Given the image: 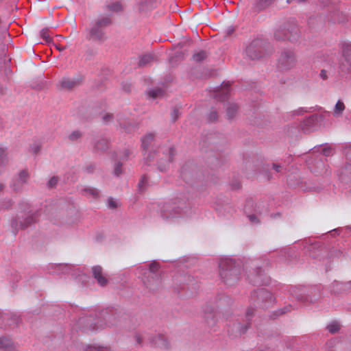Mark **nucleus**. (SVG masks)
Returning a JSON list of instances; mask_svg holds the SVG:
<instances>
[{
	"label": "nucleus",
	"mask_w": 351,
	"mask_h": 351,
	"mask_svg": "<svg viewBox=\"0 0 351 351\" xmlns=\"http://www.w3.org/2000/svg\"><path fill=\"white\" fill-rule=\"evenodd\" d=\"M247 218L253 224H258L259 223V219L257 216L254 214L247 215Z\"/></svg>",
	"instance_id": "de8ad7c7"
},
{
	"label": "nucleus",
	"mask_w": 351,
	"mask_h": 351,
	"mask_svg": "<svg viewBox=\"0 0 351 351\" xmlns=\"http://www.w3.org/2000/svg\"><path fill=\"white\" fill-rule=\"evenodd\" d=\"M19 208L23 214L12 217L10 221V226L15 235L20 230L25 229L36 223L38 219V213L30 209V204L27 202H20Z\"/></svg>",
	"instance_id": "f257e3e1"
},
{
	"label": "nucleus",
	"mask_w": 351,
	"mask_h": 351,
	"mask_svg": "<svg viewBox=\"0 0 351 351\" xmlns=\"http://www.w3.org/2000/svg\"><path fill=\"white\" fill-rule=\"evenodd\" d=\"M232 304V300L227 295H222L214 306L206 304L204 308V318L207 324L212 327L217 322L218 314Z\"/></svg>",
	"instance_id": "39448f33"
},
{
	"label": "nucleus",
	"mask_w": 351,
	"mask_h": 351,
	"mask_svg": "<svg viewBox=\"0 0 351 351\" xmlns=\"http://www.w3.org/2000/svg\"><path fill=\"white\" fill-rule=\"evenodd\" d=\"M320 121V117L317 114H313L304 119L301 124V128L304 132H310L314 129Z\"/></svg>",
	"instance_id": "dca6fc26"
},
{
	"label": "nucleus",
	"mask_w": 351,
	"mask_h": 351,
	"mask_svg": "<svg viewBox=\"0 0 351 351\" xmlns=\"http://www.w3.org/2000/svg\"><path fill=\"white\" fill-rule=\"evenodd\" d=\"M82 80L83 77L80 75L72 78L62 77L60 81V84L62 88L71 90L73 88L79 86L81 84Z\"/></svg>",
	"instance_id": "4468645a"
},
{
	"label": "nucleus",
	"mask_w": 351,
	"mask_h": 351,
	"mask_svg": "<svg viewBox=\"0 0 351 351\" xmlns=\"http://www.w3.org/2000/svg\"><path fill=\"white\" fill-rule=\"evenodd\" d=\"M58 183V178L55 176L52 177L47 182V186L49 188H53L56 186Z\"/></svg>",
	"instance_id": "49530a36"
},
{
	"label": "nucleus",
	"mask_w": 351,
	"mask_h": 351,
	"mask_svg": "<svg viewBox=\"0 0 351 351\" xmlns=\"http://www.w3.org/2000/svg\"><path fill=\"white\" fill-rule=\"evenodd\" d=\"M145 338V334L136 332L134 335V340L136 346H143V341Z\"/></svg>",
	"instance_id": "f704fd0d"
},
{
	"label": "nucleus",
	"mask_w": 351,
	"mask_h": 351,
	"mask_svg": "<svg viewBox=\"0 0 351 351\" xmlns=\"http://www.w3.org/2000/svg\"><path fill=\"white\" fill-rule=\"evenodd\" d=\"M147 160H149V161H151L152 160V158H151V156L150 154H149L147 157Z\"/></svg>",
	"instance_id": "338daca9"
},
{
	"label": "nucleus",
	"mask_w": 351,
	"mask_h": 351,
	"mask_svg": "<svg viewBox=\"0 0 351 351\" xmlns=\"http://www.w3.org/2000/svg\"><path fill=\"white\" fill-rule=\"evenodd\" d=\"M82 194L87 197L88 198H90L93 199H98L100 197V193L97 189L88 186L84 188L82 190Z\"/></svg>",
	"instance_id": "aec40b11"
},
{
	"label": "nucleus",
	"mask_w": 351,
	"mask_h": 351,
	"mask_svg": "<svg viewBox=\"0 0 351 351\" xmlns=\"http://www.w3.org/2000/svg\"><path fill=\"white\" fill-rule=\"evenodd\" d=\"M0 349L4 351H14L15 346L10 339L0 337Z\"/></svg>",
	"instance_id": "412c9836"
},
{
	"label": "nucleus",
	"mask_w": 351,
	"mask_h": 351,
	"mask_svg": "<svg viewBox=\"0 0 351 351\" xmlns=\"http://www.w3.org/2000/svg\"><path fill=\"white\" fill-rule=\"evenodd\" d=\"M123 127L125 130V131H127V132H130V129L128 128V127H126L125 125H123Z\"/></svg>",
	"instance_id": "0e129e2a"
},
{
	"label": "nucleus",
	"mask_w": 351,
	"mask_h": 351,
	"mask_svg": "<svg viewBox=\"0 0 351 351\" xmlns=\"http://www.w3.org/2000/svg\"><path fill=\"white\" fill-rule=\"evenodd\" d=\"M4 189V184L0 183V192Z\"/></svg>",
	"instance_id": "69168bd1"
},
{
	"label": "nucleus",
	"mask_w": 351,
	"mask_h": 351,
	"mask_svg": "<svg viewBox=\"0 0 351 351\" xmlns=\"http://www.w3.org/2000/svg\"><path fill=\"white\" fill-rule=\"evenodd\" d=\"M129 155H130V152L128 150H125V154H124V156L123 157V159L125 158H128L129 156Z\"/></svg>",
	"instance_id": "e2e57ef3"
},
{
	"label": "nucleus",
	"mask_w": 351,
	"mask_h": 351,
	"mask_svg": "<svg viewBox=\"0 0 351 351\" xmlns=\"http://www.w3.org/2000/svg\"><path fill=\"white\" fill-rule=\"evenodd\" d=\"M174 156V149L171 147L169 148L168 156L165 159V162L162 160L158 163V169L160 171L165 172L167 171L169 169V164L172 160V158Z\"/></svg>",
	"instance_id": "6ab92c4d"
},
{
	"label": "nucleus",
	"mask_w": 351,
	"mask_h": 351,
	"mask_svg": "<svg viewBox=\"0 0 351 351\" xmlns=\"http://www.w3.org/2000/svg\"><path fill=\"white\" fill-rule=\"evenodd\" d=\"M57 267H58V269L60 271V273L64 274H69V270L71 269V267L69 265L60 264Z\"/></svg>",
	"instance_id": "58836bf2"
},
{
	"label": "nucleus",
	"mask_w": 351,
	"mask_h": 351,
	"mask_svg": "<svg viewBox=\"0 0 351 351\" xmlns=\"http://www.w3.org/2000/svg\"><path fill=\"white\" fill-rule=\"evenodd\" d=\"M253 314H254V310L252 308L250 307L246 312V319L247 320H250L251 319V317H252Z\"/></svg>",
	"instance_id": "5fc2aeb1"
},
{
	"label": "nucleus",
	"mask_w": 351,
	"mask_h": 351,
	"mask_svg": "<svg viewBox=\"0 0 351 351\" xmlns=\"http://www.w3.org/2000/svg\"><path fill=\"white\" fill-rule=\"evenodd\" d=\"M81 136H82V134L79 131H73L72 133H71L69 134V138L71 141H75V140L78 139L79 138H80Z\"/></svg>",
	"instance_id": "37998d69"
},
{
	"label": "nucleus",
	"mask_w": 351,
	"mask_h": 351,
	"mask_svg": "<svg viewBox=\"0 0 351 351\" xmlns=\"http://www.w3.org/2000/svg\"><path fill=\"white\" fill-rule=\"evenodd\" d=\"M249 323L241 324L239 322H236L232 324V326H230L228 332L235 337L244 334L247 329Z\"/></svg>",
	"instance_id": "a211bd4d"
},
{
	"label": "nucleus",
	"mask_w": 351,
	"mask_h": 351,
	"mask_svg": "<svg viewBox=\"0 0 351 351\" xmlns=\"http://www.w3.org/2000/svg\"><path fill=\"white\" fill-rule=\"evenodd\" d=\"M40 36L45 40L47 43H49L51 40V38L49 34V29L47 28H45L41 29L40 31Z\"/></svg>",
	"instance_id": "4c0bfd02"
},
{
	"label": "nucleus",
	"mask_w": 351,
	"mask_h": 351,
	"mask_svg": "<svg viewBox=\"0 0 351 351\" xmlns=\"http://www.w3.org/2000/svg\"><path fill=\"white\" fill-rule=\"evenodd\" d=\"M179 116V110L176 108H174L171 113V117L173 122L176 121V119L178 118Z\"/></svg>",
	"instance_id": "09e8293b"
},
{
	"label": "nucleus",
	"mask_w": 351,
	"mask_h": 351,
	"mask_svg": "<svg viewBox=\"0 0 351 351\" xmlns=\"http://www.w3.org/2000/svg\"><path fill=\"white\" fill-rule=\"evenodd\" d=\"M29 173L27 170L20 171L18 174L12 179L10 187L15 192H21L29 182Z\"/></svg>",
	"instance_id": "9b49d317"
},
{
	"label": "nucleus",
	"mask_w": 351,
	"mask_h": 351,
	"mask_svg": "<svg viewBox=\"0 0 351 351\" xmlns=\"http://www.w3.org/2000/svg\"><path fill=\"white\" fill-rule=\"evenodd\" d=\"M295 1H297L298 3H303V2H305L306 0H295Z\"/></svg>",
	"instance_id": "774afa93"
},
{
	"label": "nucleus",
	"mask_w": 351,
	"mask_h": 351,
	"mask_svg": "<svg viewBox=\"0 0 351 351\" xmlns=\"http://www.w3.org/2000/svg\"><path fill=\"white\" fill-rule=\"evenodd\" d=\"M95 168H96L95 165L88 164L85 166L84 171H85V172H86L88 173H92L94 172Z\"/></svg>",
	"instance_id": "c03bdc74"
},
{
	"label": "nucleus",
	"mask_w": 351,
	"mask_h": 351,
	"mask_svg": "<svg viewBox=\"0 0 351 351\" xmlns=\"http://www.w3.org/2000/svg\"><path fill=\"white\" fill-rule=\"evenodd\" d=\"M40 145H38L37 143H34V144L32 145L30 147V150L34 154H37L40 151Z\"/></svg>",
	"instance_id": "3c124183"
},
{
	"label": "nucleus",
	"mask_w": 351,
	"mask_h": 351,
	"mask_svg": "<svg viewBox=\"0 0 351 351\" xmlns=\"http://www.w3.org/2000/svg\"><path fill=\"white\" fill-rule=\"evenodd\" d=\"M337 287V291L346 290V289H349L351 287V280L347 282H335L334 288Z\"/></svg>",
	"instance_id": "473e14b6"
},
{
	"label": "nucleus",
	"mask_w": 351,
	"mask_h": 351,
	"mask_svg": "<svg viewBox=\"0 0 351 351\" xmlns=\"http://www.w3.org/2000/svg\"><path fill=\"white\" fill-rule=\"evenodd\" d=\"M219 275L227 285H233L239 279L241 274L240 264L234 259L222 258L219 263Z\"/></svg>",
	"instance_id": "f03ea898"
},
{
	"label": "nucleus",
	"mask_w": 351,
	"mask_h": 351,
	"mask_svg": "<svg viewBox=\"0 0 351 351\" xmlns=\"http://www.w3.org/2000/svg\"><path fill=\"white\" fill-rule=\"evenodd\" d=\"M188 165H184L181 169V176L186 182H190L193 174L187 169Z\"/></svg>",
	"instance_id": "c756f323"
},
{
	"label": "nucleus",
	"mask_w": 351,
	"mask_h": 351,
	"mask_svg": "<svg viewBox=\"0 0 351 351\" xmlns=\"http://www.w3.org/2000/svg\"><path fill=\"white\" fill-rule=\"evenodd\" d=\"M86 351H111V350L108 347L90 346L86 348Z\"/></svg>",
	"instance_id": "e433bc0d"
},
{
	"label": "nucleus",
	"mask_w": 351,
	"mask_h": 351,
	"mask_svg": "<svg viewBox=\"0 0 351 351\" xmlns=\"http://www.w3.org/2000/svg\"><path fill=\"white\" fill-rule=\"evenodd\" d=\"M108 206L109 208L114 209L118 207V203L112 197H110L108 199Z\"/></svg>",
	"instance_id": "79ce46f5"
},
{
	"label": "nucleus",
	"mask_w": 351,
	"mask_h": 351,
	"mask_svg": "<svg viewBox=\"0 0 351 351\" xmlns=\"http://www.w3.org/2000/svg\"><path fill=\"white\" fill-rule=\"evenodd\" d=\"M251 301L253 305L259 308H266L274 303L275 299L269 291L261 288L252 293Z\"/></svg>",
	"instance_id": "9d476101"
},
{
	"label": "nucleus",
	"mask_w": 351,
	"mask_h": 351,
	"mask_svg": "<svg viewBox=\"0 0 351 351\" xmlns=\"http://www.w3.org/2000/svg\"><path fill=\"white\" fill-rule=\"evenodd\" d=\"M234 32V27L233 26H229L225 30V33H226V36H230Z\"/></svg>",
	"instance_id": "4d7b16f0"
},
{
	"label": "nucleus",
	"mask_w": 351,
	"mask_h": 351,
	"mask_svg": "<svg viewBox=\"0 0 351 351\" xmlns=\"http://www.w3.org/2000/svg\"><path fill=\"white\" fill-rule=\"evenodd\" d=\"M152 346L161 350H168L170 348V342L167 337L163 335H156L150 338Z\"/></svg>",
	"instance_id": "ddd939ff"
},
{
	"label": "nucleus",
	"mask_w": 351,
	"mask_h": 351,
	"mask_svg": "<svg viewBox=\"0 0 351 351\" xmlns=\"http://www.w3.org/2000/svg\"><path fill=\"white\" fill-rule=\"evenodd\" d=\"M106 9L112 12H119L122 11V5L118 2H113L106 5Z\"/></svg>",
	"instance_id": "cd10ccee"
},
{
	"label": "nucleus",
	"mask_w": 351,
	"mask_h": 351,
	"mask_svg": "<svg viewBox=\"0 0 351 351\" xmlns=\"http://www.w3.org/2000/svg\"><path fill=\"white\" fill-rule=\"evenodd\" d=\"M217 113L216 111H211L208 116V119L209 121H214L217 119Z\"/></svg>",
	"instance_id": "8fccbe9b"
},
{
	"label": "nucleus",
	"mask_w": 351,
	"mask_h": 351,
	"mask_svg": "<svg viewBox=\"0 0 351 351\" xmlns=\"http://www.w3.org/2000/svg\"><path fill=\"white\" fill-rule=\"evenodd\" d=\"M274 0H259L258 5L261 9L268 6Z\"/></svg>",
	"instance_id": "a18cd8bd"
},
{
	"label": "nucleus",
	"mask_w": 351,
	"mask_h": 351,
	"mask_svg": "<svg viewBox=\"0 0 351 351\" xmlns=\"http://www.w3.org/2000/svg\"><path fill=\"white\" fill-rule=\"evenodd\" d=\"M272 168L276 171V172H280L282 170V166L277 164H273Z\"/></svg>",
	"instance_id": "bf43d9fd"
},
{
	"label": "nucleus",
	"mask_w": 351,
	"mask_h": 351,
	"mask_svg": "<svg viewBox=\"0 0 351 351\" xmlns=\"http://www.w3.org/2000/svg\"><path fill=\"white\" fill-rule=\"evenodd\" d=\"M345 110V105L343 101L341 100L337 101L335 106L333 114L335 117H339L342 114L343 110Z\"/></svg>",
	"instance_id": "c85d7f7f"
},
{
	"label": "nucleus",
	"mask_w": 351,
	"mask_h": 351,
	"mask_svg": "<svg viewBox=\"0 0 351 351\" xmlns=\"http://www.w3.org/2000/svg\"><path fill=\"white\" fill-rule=\"evenodd\" d=\"M262 269L261 267L257 266L256 267V274L254 279H251V281L254 285L264 284L265 282L262 279Z\"/></svg>",
	"instance_id": "393cba45"
},
{
	"label": "nucleus",
	"mask_w": 351,
	"mask_h": 351,
	"mask_svg": "<svg viewBox=\"0 0 351 351\" xmlns=\"http://www.w3.org/2000/svg\"><path fill=\"white\" fill-rule=\"evenodd\" d=\"M297 64V56L293 49L285 48L280 51L276 63V68L279 71H289L295 68Z\"/></svg>",
	"instance_id": "6e6552de"
},
{
	"label": "nucleus",
	"mask_w": 351,
	"mask_h": 351,
	"mask_svg": "<svg viewBox=\"0 0 351 351\" xmlns=\"http://www.w3.org/2000/svg\"><path fill=\"white\" fill-rule=\"evenodd\" d=\"M160 264L155 261L150 263L148 270L147 269L143 268L142 267H138L137 268L138 274L148 275L146 277V279L143 278V280L147 287L152 291H154L157 287L161 285L162 282L160 276L158 274Z\"/></svg>",
	"instance_id": "0eeeda50"
},
{
	"label": "nucleus",
	"mask_w": 351,
	"mask_h": 351,
	"mask_svg": "<svg viewBox=\"0 0 351 351\" xmlns=\"http://www.w3.org/2000/svg\"><path fill=\"white\" fill-rule=\"evenodd\" d=\"M342 59L340 69L342 71L351 73V44L345 43L342 46Z\"/></svg>",
	"instance_id": "f8f14e48"
},
{
	"label": "nucleus",
	"mask_w": 351,
	"mask_h": 351,
	"mask_svg": "<svg viewBox=\"0 0 351 351\" xmlns=\"http://www.w3.org/2000/svg\"><path fill=\"white\" fill-rule=\"evenodd\" d=\"M308 289L304 286H298L292 287L291 293L299 301L308 302L309 301V296L307 293Z\"/></svg>",
	"instance_id": "2eb2a0df"
},
{
	"label": "nucleus",
	"mask_w": 351,
	"mask_h": 351,
	"mask_svg": "<svg viewBox=\"0 0 351 351\" xmlns=\"http://www.w3.org/2000/svg\"><path fill=\"white\" fill-rule=\"evenodd\" d=\"M114 173L117 176H119L122 173V163L119 162L115 164L114 167Z\"/></svg>",
	"instance_id": "ea45409f"
},
{
	"label": "nucleus",
	"mask_w": 351,
	"mask_h": 351,
	"mask_svg": "<svg viewBox=\"0 0 351 351\" xmlns=\"http://www.w3.org/2000/svg\"><path fill=\"white\" fill-rule=\"evenodd\" d=\"M104 121L108 122L112 119V116L110 114H107L103 117Z\"/></svg>",
	"instance_id": "052dcab7"
},
{
	"label": "nucleus",
	"mask_w": 351,
	"mask_h": 351,
	"mask_svg": "<svg viewBox=\"0 0 351 351\" xmlns=\"http://www.w3.org/2000/svg\"><path fill=\"white\" fill-rule=\"evenodd\" d=\"M238 107L235 104H230L226 108V116L228 119L234 117L237 114Z\"/></svg>",
	"instance_id": "a878e982"
},
{
	"label": "nucleus",
	"mask_w": 351,
	"mask_h": 351,
	"mask_svg": "<svg viewBox=\"0 0 351 351\" xmlns=\"http://www.w3.org/2000/svg\"><path fill=\"white\" fill-rule=\"evenodd\" d=\"M291 309V307H288V306H286V307H284L282 308H280L278 309L276 313H278L279 315H282V314H285V313L289 311Z\"/></svg>",
	"instance_id": "6e6d98bb"
},
{
	"label": "nucleus",
	"mask_w": 351,
	"mask_h": 351,
	"mask_svg": "<svg viewBox=\"0 0 351 351\" xmlns=\"http://www.w3.org/2000/svg\"><path fill=\"white\" fill-rule=\"evenodd\" d=\"M92 321L93 319L91 317H88L86 318H81L80 319V322L82 324L86 322V327L90 330H95V328H97L99 326H101V324H99L98 322H93Z\"/></svg>",
	"instance_id": "b1692460"
},
{
	"label": "nucleus",
	"mask_w": 351,
	"mask_h": 351,
	"mask_svg": "<svg viewBox=\"0 0 351 351\" xmlns=\"http://www.w3.org/2000/svg\"><path fill=\"white\" fill-rule=\"evenodd\" d=\"M155 60V56L153 54H145L143 55L139 60L138 66H146L150 64Z\"/></svg>",
	"instance_id": "5701e85b"
},
{
	"label": "nucleus",
	"mask_w": 351,
	"mask_h": 351,
	"mask_svg": "<svg viewBox=\"0 0 351 351\" xmlns=\"http://www.w3.org/2000/svg\"><path fill=\"white\" fill-rule=\"evenodd\" d=\"M319 76L323 80H326L327 79V72L326 70L324 69H322L321 71H320V73H319Z\"/></svg>",
	"instance_id": "13d9d810"
},
{
	"label": "nucleus",
	"mask_w": 351,
	"mask_h": 351,
	"mask_svg": "<svg viewBox=\"0 0 351 351\" xmlns=\"http://www.w3.org/2000/svg\"><path fill=\"white\" fill-rule=\"evenodd\" d=\"M323 151H324V154L325 156H327L329 154V152H330V149L329 148H325V149H324Z\"/></svg>",
	"instance_id": "680f3d73"
},
{
	"label": "nucleus",
	"mask_w": 351,
	"mask_h": 351,
	"mask_svg": "<svg viewBox=\"0 0 351 351\" xmlns=\"http://www.w3.org/2000/svg\"><path fill=\"white\" fill-rule=\"evenodd\" d=\"M163 93V90L160 88L150 89L148 91V95L153 99L162 96Z\"/></svg>",
	"instance_id": "2f4dec72"
},
{
	"label": "nucleus",
	"mask_w": 351,
	"mask_h": 351,
	"mask_svg": "<svg viewBox=\"0 0 351 351\" xmlns=\"http://www.w3.org/2000/svg\"><path fill=\"white\" fill-rule=\"evenodd\" d=\"M208 56V53L204 50H201L199 51H197L193 55V60L195 62H201L203 60H204Z\"/></svg>",
	"instance_id": "bb28decb"
},
{
	"label": "nucleus",
	"mask_w": 351,
	"mask_h": 351,
	"mask_svg": "<svg viewBox=\"0 0 351 351\" xmlns=\"http://www.w3.org/2000/svg\"><path fill=\"white\" fill-rule=\"evenodd\" d=\"M224 88H225V89L223 90V96L221 97V99H222V100H224L228 98V94L229 92V85L228 84L224 85Z\"/></svg>",
	"instance_id": "864d4df0"
},
{
	"label": "nucleus",
	"mask_w": 351,
	"mask_h": 351,
	"mask_svg": "<svg viewBox=\"0 0 351 351\" xmlns=\"http://www.w3.org/2000/svg\"><path fill=\"white\" fill-rule=\"evenodd\" d=\"M112 19L109 16H102L96 19L91 23V26L88 28L86 38L88 40L104 43L107 39L106 28L110 25Z\"/></svg>",
	"instance_id": "20e7f679"
},
{
	"label": "nucleus",
	"mask_w": 351,
	"mask_h": 351,
	"mask_svg": "<svg viewBox=\"0 0 351 351\" xmlns=\"http://www.w3.org/2000/svg\"><path fill=\"white\" fill-rule=\"evenodd\" d=\"M108 141L106 138H99L95 143V148L97 150H105L108 148Z\"/></svg>",
	"instance_id": "7c9ffc66"
},
{
	"label": "nucleus",
	"mask_w": 351,
	"mask_h": 351,
	"mask_svg": "<svg viewBox=\"0 0 351 351\" xmlns=\"http://www.w3.org/2000/svg\"><path fill=\"white\" fill-rule=\"evenodd\" d=\"M274 36L277 40L295 42L300 36V32L295 21L289 20L275 31Z\"/></svg>",
	"instance_id": "423d86ee"
},
{
	"label": "nucleus",
	"mask_w": 351,
	"mask_h": 351,
	"mask_svg": "<svg viewBox=\"0 0 351 351\" xmlns=\"http://www.w3.org/2000/svg\"><path fill=\"white\" fill-rule=\"evenodd\" d=\"M14 204V202L11 199H5L0 202V210H5L10 208Z\"/></svg>",
	"instance_id": "72a5a7b5"
},
{
	"label": "nucleus",
	"mask_w": 351,
	"mask_h": 351,
	"mask_svg": "<svg viewBox=\"0 0 351 351\" xmlns=\"http://www.w3.org/2000/svg\"><path fill=\"white\" fill-rule=\"evenodd\" d=\"M147 178L146 176H143L140 182H138V189L139 190L142 191L144 189V188L145 187V186L147 185Z\"/></svg>",
	"instance_id": "a19ab883"
},
{
	"label": "nucleus",
	"mask_w": 351,
	"mask_h": 351,
	"mask_svg": "<svg viewBox=\"0 0 351 351\" xmlns=\"http://www.w3.org/2000/svg\"><path fill=\"white\" fill-rule=\"evenodd\" d=\"M188 208L187 199L176 197L165 203L161 208V217L167 221L182 217Z\"/></svg>",
	"instance_id": "7ed1b4c3"
},
{
	"label": "nucleus",
	"mask_w": 351,
	"mask_h": 351,
	"mask_svg": "<svg viewBox=\"0 0 351 351\" xmlns=\"http://www.w3.org/2000/svg\"><path fill=\"white\" fill-rule=\"evenodd\" d=\"M92 273L93 276L101 287H104L108 284V280L106 276L104 275L101 267L99 265L93 267Z\"/></svg>",
	"instance_id": "f3484780"
},
{
	"label": "nucleus",
	"mask_w": 351,
	"mask_h": 351,
	"mask_svg": "<svg viewBox=\"0 0 351 351\" xmlns=\"http://www.w3.org/2000/svg\"><path fill=\"white\" fill-rule=\"evenodd\" d=\"M308 110L306 108H299L298 110L293 112V115H301L304 112H307Z\"/></svg>",
	"instance_id": "603ef678"
},
{
	"label": "nucleus",
	"mask_w": 351,
	"mask_h": 351,
	"mask_svg": "<svg viewBox=\"0 0 351 351\" xmlns=\"http://www.w3.org/2000/svg\"><path fill=\"white\" fill-rule=\"evenodd\" d=\"M268 43L262 39L252 40L246 47V56L252 60H259L267 54Z\"/></svg>",
	"instance_id": "1a4fd4ad"
},
{
	"label": "nucleus",
	"mask_w": 351,
	"mask_h": 351,
	"mask_svg": "<svg viewBox=\"0 0 351 351\" xmlns=\"http://www.w3.org/2000/svg\"><path fill=\"white\" fill-rule=\"evenodd\" d=\"M154 140V134L153 133H148L141 138V147L144 150H147L151 143Z\"/></svg>",
	"instance_id": "4be33fe9"
},
{
	"label": "nucleus",
	"mask_w": 351,
	"mask_h": 351,
	"mask_svg": "<svg viewBox=\"0 0 351 351\" xmlns=\"http://www.w3.org/2000/svg\"><path fill=\"white\" fill-rule=\"evenodd\" d=\"M326 328L330 333L334 334L339 330V325L337 322H332L327 326Z\"/></svg>",
	"instance_id": "c9c22d12"
}]
</instances>
